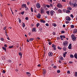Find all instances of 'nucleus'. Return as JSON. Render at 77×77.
<instances>
[{"mask_svg":"<svg viewBox=\"0 0 77 77\" xmlns=\"http://www.w3.org/2000/svg\"><path fill=\"white\" fill-rule=\"evenodd\" d=\"M54 11H51V16H53V15H54Z\"/></svg>","mask_w":77,"mask_h":77,"instance_id":"obj_14","label":"nucleus"},{"mask_svg":"<svg viewBox=\"0 0 77 77\" xmlns=\"http://www.w3.org/2000/svg\"><path fill=\"white\" fill-rule=\"evenodd\" d=\"M66 19L67 21H70L71 20V18L69 17H66Z\"/></svg>","mask_w":77,"mask_h":77,"instance_id":"obj_8","label":"nucleus"},{"mask_svg":"<svg viewBox=\"0 0 77 77\" xmlns=\"http://www.w3.org/2000/svg\"><path fill=\"white\" fill-rule=\"evenodd\" d=\"M57 9H58V8H57L56 7H55L54 8V11H57Z\"/></svg>","mask_w":77,"mask_h":77,"instance_id":"obj_25","label":"nucleus"},{"mask_svg":"<svg viewBox=\"0 0 77 77\" xmlns=\"http://www.w3.org/2000/svg\"><path fill=\"white\" fill-rule=\"evenodd\" d=\"M6 27H5L4 28V30H6Z\"/></svg>","mask_w":77,"mask_h":77,"instance_id":"obj_64","label":"nucleus"},{"mask_svg":"<svg viewBox=\"0 0 77 77\" xmlns=\"http://www.w3.org/2000/svg\"><path fill=\"white\" fill-rule=\"evenodd\" d=\"M75 77H77V72H75Z\"/></svg>","mask_w":77,"mask_h":77,"instance_id":"obj_30","label":"nucleus"},{"mask_svg":"<svg viewBox=\"0 0 77 77\" xmlns=\"http://www.w3.org/2000/svg\"><path fill=\"white\" fill-rule=\"evenodd\" d=\"M21 6L23 8H26L27 6V5H26V4H23L21 5Z\"/></svg>","mask_w":77,"mask_h":77,"instance_id":"obj_12","label":"nucleus"},{"mask_svg":"<svg viewBox=\"0 0 77 77\" xmlns=\"http://www.w3.org/2000/svg\"><path fill=\"white\" fill-rule=\"evenodd\" d=\"M48 55L49 56H53V53L51 52H50L48 53Z\"/></svg>","mask_w":77,"mask_h":77,"instance_id":"obj_10","label":"nucleus"},{"mask_svg":"<svg viewBox=\"0 0 77 77\" xmlns=\"http://www.w3.org/2000/svg\"><path fill=\"white\" fill-rule=\"evenodd\" d=\"M26 74H27V75H28V74H29V75H30V72H26Z\"/></svg>","mask_w":77,"mask_h":77,"instance_id":"obj_56","label":"nucleus"},{"mask_svg":"<svg viewBox=\"0 0 77 77\" xmlns=\"http://www.w3.org/2000/svg\"><path fill=\"white\" fill-rule=\"evenodd\" d=\"M60 59L61 60H63V58L62 57H60Z\"/></svg>","mask_w":77,"mask_h":77,"instance_id":"obj_45","label":"nucleus"},{"mask_svg":"<svg viewBox=\"0 0 77 77\" xmlns=\"http://www.w3.org/2000/svg\"><path fill=\"white\" fill-rule=\"evenodd\" d=\"M70 5H72L73 8H76L77 6V4L76 3L70 4Z\"/></svg>","mask_w":77,"mask_h":77,"instance_id":"obj_2","label":"nucleus"},{"mask_svg":"<svg viewBox=\"0 0 77 77\" xmlns=\"http://www.w3.org/2000/svg\"><path fill=\"white\" fill-rule=\"evenodd\" d=\"M69 49H71V44H70L68 47Z\"/></svg>","mask_w":77,"mask_h":77,"instance_id":"obj_19","label":"nucleus"},{"mask_svg":"<svg viewBox=\"0 0 77 77\" xmlns=\"http://www.w3.org/2000/svg\"><path fill=\"white\" fill-rule=\"evenodd\" d=\"M3 73H4V74H5V70H3Z\"/></svg>","mask_w":77,"mask_h":77,"instance_id":"obj_62","label":"nucleus"},{"mask_svg":"<svg viewBox=\"0 0 77 77\" xmlns=\"http://www.w3.org/2000/svg\"><path fill=\"white\" fill-rule=\"evenodd\" d=\"M72 38L73 41H75L76 39V37H75L74 35H72Z\"/></svg>","mask_w":77,"mask_h":77,"instance_id":"obj_3","label":"nucleus"},{"mask_svg":"<svg viewBox=\"0 0 77 77\" xmlns=\"http://www.w3.org/2000/svg\"><path fill=\"white\" fill-rule=\"evenodd\" d=\"M19 23H21V19H19Z\"/></svg>","mask_w":77,"mask_h":77,"instance_id":"obj_33","label":"nucleus"},{"mask_svg":"<svg viewBox=\"0 0 77 77\" xmlns=\"http://www.w3.org/2000/svg\"><path fill=\"white\" fill-rule=\"evenodd\" d=\"M70 57H71V58H74V56H73V55L72 54H70Z\"/></svg>","mask_w":77,"mask_h":77,"instance_id":"obj_23","label":"nucleus"},{"mask_svg":"<svg viewBox=\"0 0 77 77\" xmlns=\"http://www.w3.org/2000/svg\"><path fill=\"white\" fill-rule=\"evenodd\" d=\"M60 38H65V36L64 35H60Z\"/></svg>","mask_w":77,"mask_h":77,"instance_id":"obj_20","label":"nucleus"},{"mask_svg":"<svg viewBox=\"0 0 77 77\" xmlns=\"http://www.w3.org/2000/svg\"><path fill=\"white\" fill-rule=\"evenodd\" d=\"M36 6L37 8L39 9L41 8V5H40L39 3H37L36 5Z\"/></svg>","mask_w":77,"mask_h":77,"instance_id":"obj_5","label":"nucleus"},{"mask_svg":"<svg viewBox=\"0 0 77 77\" xmlns=\"http://www.w3.org/2000/svg\"><path fill=\"white\" fill-rule=\"evenodd\" d=\"M4 47H7V45H6V44L5 45H4Z\"/></svg>","mask_w":77,"mask_h":77,"instance_id":"obj_57","label":"nucleus"},{"mask_svg":"<svg viewBox=\"0 0 77 77\" xmlns=\"http://www.w3.org/2000/svg\"><path fill=\"white\" fill-rule=\"evenodd\" d=\"M25 8V10H26V11H27V10H29V8H28L27 7V6H26V8Z\"/></svg>","mask_w":77,"mask_h":77,"instance_id":"obj_41","label":"nucleus"},{"mask_svg":"<svg viewBox=\"0 0 77 77\" xmlns=\"http://www.w3.org/2000/svg\"><path fill=\"white\" fill-rule=\"evenodd\" d=\"M61 33H65V31H62L61 32Z\"/></svg>","mask_w":77,"mask_h":77,"instance_id":"obj_46","label":"nucleus"},{"mask_svg":"<svg viewBox=\"0 0 77 77\" xmlns=\"http://www.w3.org/2000/svg\"><path fill=\"white\" fill-rule=\"evenodd\" d=\"M67 73H68V74H70V71H68L67 72Z\"/></svg>","mask_w":77,"mask_h":77,"instance_id":"obj_55","label":"nucleus"},{"mask_svg":"<svg viewBox=\"0 0 77 77\" xmlns=\"http://www.w3.org/2000/svg\"><path fill=\"white\" fill-rule=\"evenodd\" d=\"M60 70H57V73H60Z\"/></svg>","mask_w":77,"mask_h":77,"instance_id":"obj_36","label":"nucleus"},{"mask_svg":"<svg viewBox=\"0 0 77 77\" xmlns=\"http://www.w3.org/2000/svg\"><path fill=\"white\" fill-rule=\"evenodd\" d=\"M70 11L69 10H67L66 11V13H70Z\"/></svg>","mask_w":77,"mask_h":77,"instance_id":"obj_28","label":"nucleus"},{"mask_svg":"<svg viewBox=\"0 0 77 77\" xmlns=\"http://www.w3.org/2000/svg\"><path fill=\"white\" fill-rule=\"evenodd\" d=\"M70 17H72V18H73L74 17L73 15L72 14H71L70 15Z\"/></svg>","mask_w":77,"mask_h":77,"instance_id":"obj_54","label":"nucleus"},{"mask_svg":"<svg viewBox=\"0 0 77 77\" xmlns=\"http://www.w3.org/2000/svg\"><path fill=\"white\" fill-rule=\"evenodd\" d=\"M35 30H36V28H33L32 29V32H36V31H35Z\"/></svg>","mask_w":77,"mask_h":77,"instance_id":"obj_16","label":"nucleus"},{"mask_svg":"<svg viewBox=\"0 0 77 77\" xmlns=\"http://www.w3.org/2000/svg\"><path fill=\"white\" fill-rule=\"evenodd\" d=\"M45 25L46 26H49V24H48V23H46L45 24Z\"/></svg>","mask_w":77,"mask_h":77,"instance_id":"obj_47","label":"nucleus"},{"mask_svg":"<svg viewBox=\"0 0 77 77\" xmlns=\"http://www.w3.org/2000/svg\"><path fill=\"white\" fill-rule=\"evenodd\" d=\"M68 44V42L67 41H65L63 43V46H67Z\"/></svg>","mask_w":77,"mask_h":77,"instance_id":"obj_1","label":"nucleus"},{"mask_svg":"<svg viewBox=\"0 0 77 77\" xmlns=\"http://www.w3.org/2000/svg\"><path fill=\"white\" fill-rule=\"evenodd\" d=\"M53 68L55 69V68H57V67L56 66H53Z\"/></svg>","mask_w":77,"mask_h":77,"instance_id":"obj_53","label":"nucleus"},{"mask_svg":"<svg viewBox=\"0 0 77 77\" xmlns=\"http://www.w3.org/2000/svg\"><path fill=\"white\" fill-rule=\"evenodd\" d=\"M52 25L53 26H54V27H56V25L55 23H53Z\"/></svg>","mask_w":77,"mask_h":77,"instance_id":"obj_35","label":"nucleus"},{"mask_svg":"<svg viewBox=\"0 0 77 77\" xmlns=\"http://www.w3.org/2000/svg\"><path fill=\"white\" fill-rule=\"evenodd\" d=\"M41 14H40L39 13H38L37 16V17L38 18H41Z\"/></svg>","mask_w":77,"mask_h":77,"instance_id":"obj_9","label":"nucleus"},{"mask_svg":"<svg viewBox=\"0 0 77 77\" xmlns=\"http://www.w3.org/2000/svg\"><path fill=\"white\" fill-rule=\"evenodd\" d=\"M71 28H73L74 27V25H72L71 26Z\"/></svg>","mask_w":77,"mask_h":77,"instance_id":"obj_31","label":"nucleus"},{"mask_svg":"<svg viewBox=\"0 0 77 77\" xmlns=\"http://www.w3.org/2000/svg\"><path fill=\"white\" fill-rule=\"evenodd\" d=\"M1 40L2 41H4V39L2 38H1Z\"/></svg>","mask_w":77,"mask_h":77,"instance_id":"obj_40","label":"nucleus"},{"mask_svg":"<svg viewBox=\"0 0 77 77\" xmlns=\"http://www.w3.org/2000/svg\"><path fill=\"white\" fill-rule=\"evenodd\" d=\"M25 20H29V17H26L25 18Z\"/></svg>","mask_w":77,"mask_h":77,"instance_id":"obj_38","label":"nucleus"},{"mask_svg":"<svg viewBox=\"0 0 77 77\" xmlns=\"http://www.w3.org/2000/svg\"><path fill=\"white\" fill-rule=\"evenodd\" d=\"M5 35H6V36H8V34H7V31H6V30L5 31Z\"/></svg>","mask_w":77,"mask_h":77,"instance_id":"obj_32","label":"nucleus"},{"mask_svg":"<svg viewBox=\"0 0 77 77\" xmlns=\"http://www.w3.org/2000/svg\"><path fill=\"white\" fill-rule=\"evenodd\" d=\"M31 12H33V8H32V7L31 8Z\"/></svg>","mask_w":77,"mask_h":77,"instance_id":"obj_34","label":"nucleus"},{"mask_svg":"<svg viewBox=\"0 0 77 77\" xmlns=\"http://www.w3.org/2000/svg\"><path fill=\"white\" fill-rule=\"evenodd\" d=\"M66 54H67V52H65L63 53V57H65Z\"/></svg>","mask_w":77,"mask_h":77,"instance_id":"obj_11","label":"nucleus"},{"mask_svg":"<svg viewBox=\"0 0 77 77\" xmlns=\"http://www.w3.org/2000/svg\"><path fill=\"white\" fill-rule=\"evenodd\" d=\"M2 49L3 50H5V51H6V49L4 47H2Z\"/></svg>","mask_w":77,"mask_h":77,"instance_id":"obj_24","label":"nucleus"},{"mask_svg":"<svg viewBox=\"0 0 77 77\" xmlns=\"http://www.w3.org/2000/svg\"><path fill=\"white\" fill-rule=\"evenodd\" d=\"M77 32V29H75L74 30L73 33L74 34L76 33Z\"/></svg>","mask_w":77,"mask_h":77,"instance_id":"obj_15","label":"nucleus"},{"mask_svg":"<svg viewBox=\"0 0 77 77\" xmlns=\"http://www.w3.org/2000/svg\"><path fill=\"white\" fill-rule=\"evenodd\" d=\"M67 9L68 10H72V8L70 7H69V8H67Z\"/></svg>","mask_w":77,"mask_h":77,"instance_id":"obj_26","label":"nucleus"},{"mask_svg":"<svg viewBox=\"0 0 77 77\" xmlns=\"http://www.w3.org/2000/svg\"><path fill=\"white\" fill-rule=\"evenodd\" d=\"M19 56H22V53L21 52H20L19 53Z\"/></svg>","mask_w":77,"mask_h":77,"instance_id":"obj_44","label":"nucleus"},{"mask_svg":"<svg viewBox=\"0 0 77 77\" xmlns=\"http://www.w3.org/2000/svg\"><path fill=\"white\" fill-rule=\"evenodd\" d=\"M23 27H25V24H24V23H23Z\"/></svg>","mask_w":77,"mask_h":77,"instance_id":"obj_51","label":"nucleus"},{"mask_svg":"<svg viewBox=\"0 0 77 77\" xmlns=\"http://www.w3.org/2000/svg\"><path fill=\"white\" fill-rule=\"evenodd\" d=\"M43 74L44 75H45V74L46 73V70H45V69H44L43 70Z\"/></svg>","mask_w":77,"mask_h":77,"instance_id":"obj_13","label":"nucleus"},{"mask_svg":"<svg viewBox=\"0 0 77 77\" xmlns=\"http://www.w3.org/2000/svg\"><path fill=\"white\" fill-rule=\"evenodd\" d=\"M58 13H62V11L60 9H59L58 10Z\"/></svg>","mask_w":77,"mask_h":77,"instance_id":"obj_21","label":"nucleus"},{"mask_svg":"<svg viewBox=\"0 0 77 77\" xmlns=\"http://www.w3.org/2000/svg\"><path fill=\"white\" fill-rule=\"evenodd\" d=\"M24 14V11H23L21 12V14H22V15H23Z\"/></svg>","mask_w":77,"mask_h":77,"instance_id":"obj_50","label":"nucleus"},{"mask_svg":"<svg viewBox=\"0 0 77 77\" xmlns=\"http://www.w3.org/2000/svg\"><path fill=\"white\" fill-rule=\"evenodd\" d=\"M56 46L54 45V44H53L52 45V48H54V50H56Z\"/></svg>","mask_w":77,"mask_h":77,"instance_id":"obj_6","label":"nucleus"},{"mask_svg":"<svg viewBox=\"0 0 77 77\" xmlns=\"http://www.w3.org/2000/svg\"><path fill=\"white\" fill-rule=\"evenodd\" d=\"M40 12L41 14H44L45 12L44 10V9L43 8H41L40 9Z\"/></svg>","mask_w":77,"mask_h":77,"instance_id":"obj_7","label":"nucleus"},{"mask_svg":"<svg viewBox=\"0 0 77 77\" xmlns=\"http://www.w3.org/2000/svg\"><path fill=\"white\" fill-rule=\"evenodd\" d=\"M50 6V5H46V7H47V8H49Z\"/></svg>","mask_w":77,"mask_h":77,"instance_id":"obj_43","label":"nucleus"},{"mask_svg":"<svg viewBox=\"0 0 77 77\" xmlns=\"http://www.w3.org/2000/svg\"><path fill=\"white\" fill-rule=\"evenodd\" d=\"M63 2H66V0H62Z\"/></svg>","mask_w":77,"mask_h":77,"instance_id":"obj_59","label":"nucleus"},{"mask_svg":"<svg viewBox=\"0 0 77 77\" xmlns=\"http://www.w3.org/2000/svg\"><path fill=\"white\" fill-rule=\"evenodd\" d=\"M8 61L9 62H11V60H8Z\"/></svg>","mask_w":77,"mask_h":77,"instance_id":"obj_61","label":"nucleus"},{"mask_svg":"<svg viewBox=\"0 0 77 77\" xmlns=\"http://www.w3.org/2000/svg\"><path fill=\"white\" fill-rule=\"evenodd\" d=\"M69 23V21H66V24H68V23Z\"/></svg>","mask_w":77,"mask_h":77,"instance_id":"obj_49","label":"nucleus"},{"mask_svg":"<svg viewBox=\"0 0 77 77\" xmlns=\"http://www.w3.org/2000/svg\"><path fill=\"white\" fill-rule=\"evenodd\" d=\"M41 23H45V20H40Z\"/></svg>","mask_w":77,"mask_h":77,"instance_id":"obj_17","label":"nucleus"},{"mask_svg":"<svg viewBox=\"0 0 77 77\" xmlns=\"http://www.w3.org/2000/svg\"><path fill=\"white\" fill-rule=\"evenodd\" d=\"M27 4L28 5H30V2H27Z\"/></svg>","mask_w":77,"mask_h":77,"instance_id":"obj_60","label":"nucleus"},{"mask_svg":"<svg viewBox=\"0 0 77 77\" xmlns=\"http://www.w3.org/2000/svg\"><path fill=\"white\" fill-rule=\"evenodd\" d=\"M46 12L48 15H50V11H46Z\"/></svg>","mask_w":77,"mask_h":77,"instance_id":"obj_27","label":"nucleus"},{"mask_svg":"<svg viewBox=\"0 0 77 77\" xmlns=\"http://www.w3.org/2000/svg\"><path fill=\"white\" fill-rule=\"evenodd\" d=\"M37 66L38 67H40L41 66V64H39L37 65Z\"/></svg>","mask_w":77,"mask_h":77,"instance_id":"obj_58","label":"nucleus"},{"mask_svg":"<svg viewBox=\"0 0 77 77\" xmlns=\"http://www.w3.org/2000/svg\"><path fill=\"white\" fill-rule=\"evenodd\" d=\"M57 40H59V39H60V37H57Z\"/></svg>","mask_w":77,"mask_h":77,"instance_id":"obj_48","label":"nucleus"},{"mask_svg":"<svg viewBox=\"0 0 77 77\" xmlns=\"http://www.w3.org/2000/svg\"><path fill=\"white\" fill-rule=\"evenodd\" d=\"M57 48L59 50H61L62 49V48L59 47V46L57 47Z\"/></svg>","mask_w":77,"mask_h":77,"instance_id":"obj_37","label":"nucleus"},{"mask_svg":"<svg viewBox=\"0 0 77 77\" xmlns=\"http://www.w3.org/2000/svg\"><path fill=\"white\" fill-rule=\"evenodd\" d=\"M29 41H33V38H30L29 39Z\"/></svg>","mask_w":77,"mask_h":77,"instance_id":"obj_42","label":"nucleus"},{"mask_svg":"<svg viewBox=\"0 0 77 77\" xmlns=\"http://www.w3.org/2000/svg\"><path fill=\"white\" fill-rule=\"evenodd\" d=\"M39 25H40V24L39 23H38L36 24V27H38V26H39Z\"/></svg>","mask_w":77,"mask_h":77,"instance_id":"obj_29","label":"nucleus"},{"mask_svg":"<svg viewBox=\"0 0 77 77\" xmlns=\"http://www.w3.org/2000/svg\"><path fill=\"white\" fill-rule=\"evenodd\" d=\"M63 51H66V48L65 47L63 48Z\"/></svg>","mask_w":77,"mask_h":77,"instance_id":"obj_22","label":"nucleus"},{"mask_svg":"<svg viewBox=\"0 0 77 77\" xmlns=\"http://www.w3.org/2000/svg\"><path fill=\"white\" fill-rule=\"evenodd\" d=\"M52 43L51 42H48V44H49V45H51Z\"/></svg>","mask_w":77,"mask_h":77,"instance_id":"obj_52","label":"nucleus"},{"mask_svg":"<svg viewBox=\"0 0 77 77\" xmlns=\"http://www.w3.org/2000/svg\"><path fill=\"white\" fill-rule=\"evenodd\" d=\"M74 57L75 58H76V59H77V54L75 53L74 55Z\"/></svg>","mask_w":77,"mask_h":77,"instance_id":"obj_18","label":"nucleus"},{"mask_svg":"<svg viewBox=\"0 0 77 77\" xmlns=\"http://www.w3.org/2000/svg\"><path fill=\"white\" fill-rule=\"evenodd\" d=\"M13 47H14V46H13V45L10 46L9 47V48H12Z\"/></svg>","mask_w":77,"mask_h":77,"instance_id":"obj_39","label":"nucleus"},{"mask_svg":"<svg viewBox=\"0 0 77 77\" xmlns=\"http://www.w3.org/2000/svg\"><path fill=\"white\" fill-rule=\"evenodd\" d=\"M57 7H58L59 8H62V5L60 3H58L57 5Z\"/></svg>","mask_w":77,"mask_h":77,"instance_id":"obj_4","label":"nucleus"},{"mask_svg":"<svg viewBox=\"0 0 77 77\" xmlns=\"http://www.w3.org/2000/svg\"><path fill=\"white\" fill-rule=\"evenodd\" d=\"M29 36H30V35H31V33L29 32Z\"/></svg>","mask_w":77,"mask_h":77,"instance_id":"obj_63","label":"nucleus"}]
</instances>
